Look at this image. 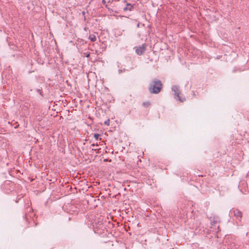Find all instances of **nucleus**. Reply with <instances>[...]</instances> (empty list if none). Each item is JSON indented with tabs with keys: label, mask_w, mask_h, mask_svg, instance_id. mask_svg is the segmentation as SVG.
<instances>
[{
	"label": "nucleus",
	"mask_w": 249,
	"mask_h": 249,
	"mask_svg": "<svg viewBox=\"0 0 249 249\" xmlns=\"http://www.w3.org/2000/svg\"><path fill=\"white\" fill-rule=\"evenodd\" d=\"M23 218L26 222L27 227L32 226L35 227L37 225V224L35 223L36 213L31 207L28 206L26 208Z\"/></svg>",
	"instance_id": "nucleus-1"
},
{
	"label": "nucleus",
	"mask_w": 249,
	"mask_h": 249,
	"mask_svg": "<svg viewBox=\"0 0 249 249\" xmlns=\"http://www.w3.org/2000/svg\"><path fill=\"white\" fill-rule=\"evenodd\" d=\"M162 88L161 81L157 78H154L149 83L148 90L151 93L158 94L160 92Z\"/></svg>",
	"instance_id": "nucleus-2"
},
{
	"label": "nucleus",
	"mask_w": 249,
	"mask_h": 249,
	"mask_svg": "<svg viewBox=\"0 0 249 249\" xmlns=\"http://www.w3.org/2000/svg\"><path fill=\"white\" fill-rule=\"evenodd\" d=\"M172 90L174 92V98L177 100H179L181 102H184L185 100L184 98H181L179 96L180 91L179 89V86L178 85H174L172 86Z\"/></svg>",
	"instance_id": "nucleus-3"
},
{
	"label": "nucleus",
	"mask_w": 249,
	"mask_h": 249,
	"mask_svg": "<svg viewBox=\"0 0 249 249\" xmlns=\"http://www.w3.org/2000/svg\"><path fill=\"white\" fill-rule=\"evenodd\" d=\"M230 215L231 216L232 215H233L235 218L240 221L241 220L242 217V213L241 211H240L238 209H232L230 211L229 213Z\"/></svg>",
	"instance_id": "nucleus-4"
},
{
	"label": "nucleus",
	"mask_w": 249,
	"mask_h": 249,
	"mask_svg": "<svg viewBox=\"0 0 249 249\" xmlns=\"http://www.w3.org/2000/svg\"><path fill=\"white\" fill-rule=\"evenodd\" d=\"M249 183L245 180H241L239 183L238 188L240 189V191L243 192V190L245 191H247V189L249 187Z\"/></svg>",
	"instance_id": "nucleus-5"
},
{
	"label": "nucleus",
	"mask_w": 249,
	"mask_h": 249,
	"mask_svg": "<svg viewBox=\"0 0 249 249\" xmlns=\"http://www.w3.org/2000/svg\"><path fill=\"white\" fill-rule=\"evenodd\" d=\"M210 220L211 221V227L212 228H213L215 225L218 223L220 222L219 218L216 216H213V217H211L210 218Z\"/></svg>",
	"instance_id": "nucleus-6"
},
{
	"label": "nucleus",
	"mask_w": 249,
	"mask_h": 249,
	"mask_svg": "<svg viewBox=\"0 0 249 249\" xmlns=\"http://www.w3.org/2000/svg\"><path fill=\"white\" fill-rule=\"evenodd\" d=\"M146 48H136L135 52L138 55L142 54L146 51Z\"/></svg>",
	"instance_id": "nucleus-7"
},
{
	"label": "nucleus",
	"mask_w": 249,
	"mask_h": 249,
	"mask_svg": "<svg viewBox=\"0 0 249 249\" xmlns=\"http://www.w3.org/2000/svg\"><path fill=\"white\" fill-rule=\"evenodd\" d=\"M134 8L133 5L130 3H127L126 6L123 8L124 11H131Z\"/></svg>",
	"instance_id": "nucleus-8"
},
{
	"label": "nucleus",
	"mask_w": 249,
	"mask_h": 249,
	"mask_svg": "<svg viewBox=\"0 0 249 249\" xmlns=\"http://www.w3.org/2000/svg\"><path fill=\"white\" fill-rule=\"evenodd\" d=\"M89 39L92 42H94L96 40V36L95 35L93 34H90L89 36Z\"/></svg>",
	"instance_id": "nucleus-9"
},
{
	"label": "nucleus",
	"mask_w": 249,
	"mask_h": 249,
	"mask_svg": "<svg viewBox=\"0 0 249 249\" xmlns=\"http://www.w3.org/2000/svg\"><path fill=\"white\" fill-rule=\"evenodd\" d=\"M90 51L91 52L90 53H86V56L87 57H89L90 55V53H94V52H95V53H97V55H99V53H98V51H97V50H94L93 49H91L90 50Z\"/></svg>",
	"instance_id": "nucleus-10"
},
{
	"label": "nucleus",
	"mask_w": 249,
	"mask_h": 249,
	"mask_svg": "<svg viewBox=\"0 0 249 249\" xmlns=\"http://www.w3.org/2000/svg\"><path fill=\"white\" fill-rule=\"evenodd\" d=\"M126 71V70L125 68H124L123 69H119L118 70V73L119 74H120L122 72L125 71Z\"/></svg>",
	"instance_id": "nucleus-11"
},
{
	"label": "nucleus",
	"mask_w": 249,
	"mask_h": 249,
	"mask_svg": "<svg viewBox=\"0 0 249 249\" xmlns=\"http://www.w3.org/2000/svg\"><path fill=\"white\" fill-rule=\"evenodd\" d=\"M100 137V134L97 133H95L94 134V138L96 141H98L99 140V137Z\"/></svg>",
	"instance_id": "nucleus-12"
},
{
	"label": "nucleus",
	"mask_w": 249,
	"mask_h": 249,
	"mask_svg": "<svg viewBox=\"0 0 249 249\" xmlns=\"http://www.w3.org/2000/svg\"><path fill=\"white\" fill-rule=\"evenodd\" d=\"M22 89V86L17 84V92Z\"/></svg>",
	"instance_id": "nucleus-13"
},
{
	"label": "nucleus",
	"mask_w": 249,
	"mask_h": 249,
	"mask_svg": "<svg viewBox=\"0 0 249 249\" xmlns=\"http://www.w3.org/2000/svg\"><path fill=\"white\" fill-rule=\"evenodd\" d=\"M109 122H110V120H109V119H108V120H107L105 121L104 124L107 125H109Z\"/></svg>",
	"instance_id": "nucleus-14"
},
{
	"label": "nucleus",
	"mask_w": 249,
	"mask_h": 249,
	"mask_svg": "<svg viewBox=\"0 0 249 249\" xmlns=\"http://www.w3.org/2000/svg\"><path fill=\"white\" fill-rule=\"evenodd\" d=\"M143 105L145 106H148L150 105V103L148 102H143Z\"/></svg>",
	"instance_id": "nucleus-15"
},
{
	"label": "nucleus",
	"mask_w": 249,
	"mask_h": 249,
	"mask_svg": "<svg viewBox=\"0 0 249 249\" xmlns=\"http://www.w3.org/2000/svg\"><path fill=\"white\" fill-rule=\"evenodd\" d=\"M102 2L103 4H104L105 6L106 7H107V5L106 4V2L105 0H102Z\"/></svg>",
	"instance_id": "nucleus-16"
},
{
	"label": "nucleus",
	"mask_w": 249,
	"mask_h": 249,
	"mask_svg": "<svg viewBox=\"0 0 249 249\" xmlns=\"http://www.w3.org/2000/svg\"><path fill=\"white\" fill-rule=\"evenodd\" d=\"M16 172H17V178L19 176L18 174L19 173L20 174L21 173H20V172L19 170L17 169Z\"/></svg>",
	"instance_id": "nucleus-17"
},
{
	"label": "nucleus",
	"mask_w": 249,
	"mask_h": 249,
	"mask_svg": "<svg viewBox=\"0 0 249 249\" xmlns=\"http://www.w3.org/2000/svg\"><path fill=\"white\" fill-rule=\"evenodd\" d=\"M37 91L41 95V90L39 89H37Z\"/></svg>",
	"instance_id": "nucleus-18"
},
{
	"label": "nucleus",
	"mask_w": 249,
	"mask_h": 249,
	"mask_svg": "<svg viewBox=\"0 0 249 249\" xmlns=\"http://www.w3.org/2000/svg\"><path fill=\"white\" fill-rule=\"evenodd\" d=\"M120 64H120L119 62H117V67H118V68H120Z\"/></svg>",
	"instance_id": "nucleus-19"
},
{
	"label": "nucleus",
	"mask_w": 249,
	"mask_h": 249,
	"mask_svg": "<svg viewBox=\"0 0 249 249\" xmlns=\"http://www.w3.org/2000/svg\"><path fill=\"white\" fill-rule=\"evenodd\" d=\"M55 50H56V51L58 53V51H59V50H58V48H55Z\"/></svg>",
	"instance_id": "nucleus-20"
},
{
	"label": "nucleus",
	"mask_w": 249,
	"mask_h": 249,
	"mask_svg": "<svg viewBox=\"0 0 249 249\" xmlns=\"http://www.w3.org/2000/svg\"><path fill=\"white\" fill-rule=\"evenodd\" d=\"M145 44H143L142 45V46H141V47H145Z\"/></svg>",
	"instance_id": "nucleus-21"
},
{
	"label": "nucleus",
	"mask_w": 249,
	"mask_h": 249,
	"mask_svg": "<svg viewBox=\"0 0 249 249\" xmlns=\"http://www.w3.org/2000/svg\"><path fill=\"white\" fill-rule=\"evenodd\" d=\"M91 146H95V144L94 143H93L91 145Z\"/></svg>",
	"instance_id": "nucleus-22"
},
{
	"label": "nucleus",
	"mask_w": 249,
	"mask_h": 249,
	"mask_svg": "<svg viewBox=\"0 0 249 249\" xmlns=\"http://www.w3.org/2000/svg\"><path fill=\"white\" fill-rule=\"evenodd\" d=\"M19 124H18V123L17 122V126L16 128H17Z\"/></svg>",
	"instance_id": "nucleus-23"
},
{
	"label": "nucleus",
	"mask_w": 249,
	"mask_h": 249,
	"mask_svg": "<svg viewBox=\"0 0 249 249\" xmlns=\"http://www.w3.org/2000/svg\"><path fill=\"white\" fill-rule=\"evenodd\" d=\"M97 149H92V150H94V151H96Z\"/></svg>",
	"instance_id": "nucleus-24"
}]
</instances>
